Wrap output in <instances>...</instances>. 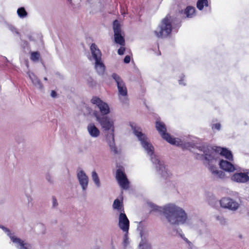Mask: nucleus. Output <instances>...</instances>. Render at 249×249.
Instances as JSON below:
<instances>
[{
    "label": "nucleus",
    "instance_id": "1",
    "mask_svg": "<svg viewBox=\"0 0 249 249\" xmlns=\"http://www.w3.org/2000/svg\"><path fill=\"white\" fill-rule=\"evenodd\" d=\"M201 151L203 152L202 158L205 160L204 164L209 168L213 176L215 178H224V173L218 170L216 167L217 160L221 155L229 160H232L233 157L231 151L226 148L217 147L215 148L203 147Z\"/></svg>",
    "mask_w": 249,
    "mask_h": 249
},
{
    "label": "nucleus",
    "instance_id": "2",
    "mask_svg": "<svg viewBox=\"0 0 249 249\" xmlns=\"http://www.w3.org/2000/svg\"><path fill=\"white\" fill-rule=\"evenodd\" d=\"M152 211L162 213L167 221L171 224H184L188 221L185 210L175 203H168L163 207H159L153 203H149Z\"/></svg>",
    "mask_w": 249,
    "mask_h": 249
},
{
    "label": "nucleus",
    "instance_id": "3",
    "mask_svg": "<svg viewBox=\"0 0 249 249\" xmlns=\"http://www.w3.org/2000/svg\"><path fill=\"white\" fill-rule=\"evenodd\" d=\"M131 128L134 135L137 137L140 142L142 146L144 148L147 154L151 157L152 162L155 164L157 171L161 177L167 179L169 176V174L163 163L155 156H153L154 147L149 142L146 135L142 133V129L135 125H131Z\"/></svg>",
    "mask_w": 249,
    "mask_h": 249
},
{
    "label": "nucleus",
    "instance_id": "4",
    "mask_svg": "<svg viewBox=\"0 0 249 249\" xmlns=\"http://www.w3.org/2000/svg\"><path fill=\"white\" fill-rule=\"evenodd\" d=\"M96 118L105 131L106 141L111 151L115 154L118 153L119 151L115 146L114 142V121L107 116L96 115Z\"/></svg>",
    "mask_w": 249,
    "mask_h": 249
},
{
    "label": "nucleus",
    "instance_id": "5",
    "mask_svg": "<svg viewBox=\"0 0 249 249\" xmlns=\"http://www.w3.org/2000/svg\"><path fill=\"white\" fill-rule=\"evenodd\" d=\"M172 19L170 17H166L161 21L154 33L158 37H165L171 33L172 30Z\"/></svg>",
    "mask_w": 249,
    "mask_h": 249
},
{
    "label": "nucleus",
    "instance_id": "6",
    "mask_svg": "<svg viewBox=\"0 0 249 249\" xmlns=\"http://www.w3.org/2000/svg\"><path fill=\"white\" fill-rule=\"evenodd\" d=\"M156 127L158 131L160 134L162 138L165 140L169 143L178 146L182 144V142L180 139L172 138L170 134L166 133V129L165 124L163 123L157 121L156 122Z\"/></svg>",
    "mask_w": 249,
    "mask_h": 249
},
{
    "label": "nucleus",
    "instance_id": "7",
    "mask_svg": "<svg viewBox=\"0 0 249 249\" xmlns=\"http://www.w3.org/2000/svg\"><path fill=\"white\" fill-rule=\"evenodd\" d=\"M117 86L119 99L122 102H124L127 98V90L125 84L121 77L116 73L112 75Z\"/></svg>",
    "mask_w": 249,
    "mask_h": 249
},
{
    "label": "nucleus",
    "instance_id": "8",
    "mask_svg": "<svg viewBox=\"0 0 249 249\" xmlns=\"http://www.w3.org/2000/svg\"><path fill=\"white\" fill-rule=\"evenodd\" d=\"M101 56V52L94 46V69L99 75H103L106 71V67Z\"/></svg>",
    "mask_w": 249,
    "mask_h": 249
},
{
    "label": "nucleus",
    "instance_id": "9",
    "mask_svg": "<svg viewBox=\"0 0 249 249\" xmlns=\"http://www.w3.org/2000/svg\"><path fill=\"white\" fill-rule=\"evenodd\" d=\"M113 28L114 33L115 42L121 46H124L125 41L123 36L124 34L121 30L120 24L116 20L113 22Z\"/></svg>",
    "mask_w": 249,
    "mask_h": 249
},
{
    "label": "nucleus",
    "instance_id": "10",
    "mask_svg": "<svg viewBox=\"0 0 249 249\" xmlns=\"http://www.w3.org/2000/svg\"><path fill=\"white\" fill-rule=\"evenodd\" d=\"M221 207L231 211H236L240 207V204L235 200L230 197H223L220 201Z\"/></svg>",
    "mask_w": 249,
    "mask_h": 249
},
{
    "label": "nucleus",
    "instance_id": "11",
    "mask_svg": "<svg viewBox=\"0 0 249 249\" xmlns=\"http://www.w3.org/2000/svg\"><path fill=\"white\" fill-rule=\"evenodd\" d=\"M116 178L120 186L124 189L129 187V181L122 168L118 169L116 171Z\"/></svg>",
    "mask_w": 249,
    "mask_h": 249
},
{
    "label": "nucleus",
    "instance_id": "12",
    "mask_svg": "<svg viewBox=\"0 0 249 249\" xmlns=\"http://www.w3.org/2000/svg\"><path fill=\"white\" fill-rule=\"evenodd\" d=\"M94 104L98 107L100 116H107L110 113L111 110L109 105L98 98H94Z\"/></svg>",
    "mask_w": 249,
    "mask_h": 249
},
{
    "label": "nucleus",
    "instance_id": "13",
    "mask_svg": "<svg viewBox=\"0 0 249 249\" xmlns=\"http://www.w3.org/2000/svg\"><path fill=\"white\" fill-rule=\"evenodd\" d=\"M118 226L121 230L124 232H128L129 228V221L124 213L119 214Z\"/></svg>",
    "mask_w": 249,
    "mask_h": 249
},
{
    "label": "nucleus",
    "instance_id": "14",
    "mask_svg": "<svg viewBox=\"0 0 249 249\" xmlns=\"http://www.w3.org/2000/svg\"><path fill=\"white\" fill-rule=\"evenodd\" d=\"M232 181L238 183H246L249 180L248 173H236L231 177Z\"/></svg>",
    "mask_w": 249,
    "mask_h": 249
},
{
    "label": "nucleus",
    "instance_id": "15",
    "mask_svg": "<svg viewBox=\"0 0 249 249\" xmlns=\"http://www.w3.org/2000/svg\"><path fill=\"white\" fill-rule=\"evenodd\" d=\"M77 178L78 179L80 184L81 185L83 189L85 190L88 184V178L84 172L81 170L77 172Z\"/></svg>",
    "mask_w": 249,
    "mask_h": 249
},
{
    "label": "nucleus",
    "instance_id": "16",
    "mask_svg": "<svg viewBox=\"0 0 249 249\" xmlns=\"http://www.w3.org/2000/svg\"><path fill=\"white\" fill-rule=\"evenodd\" d=\"M219 164L220 167L226 172H232L236 170V167L234 165L227 160H221Z\"/></svg>",
    "mask_w": 249,
    "mask_h": 249
},
{
    "label": "nucleus",
    "instance_id": "17",
    "mask_svg": "<svg viewBox=\"0 0 249 249\" xmlns=\"http://www.w3.org/2000/svg\"><path fill=\"white\" fill-rule=\"evenodd\" d=\"M10 237L12 242L16 244L17 245V247L19 249H29L27 247V244L24 243L20 239L12 235Z\"/></svg>",
    "mask_w": 249,
    "mask_h": 249
},
{
    "label": "nucleus",
    "instance_id": "18",
    "mask_svg": "<svg viewBox=\"0 0 249 249\" xmlns=\"http://www.w3.org/2000/svg\"><path fill=\"white\" fill-rule=\"evenodd\" d=\"M112 206L113 208L117 210L119 213H121V212L124 213L122 202L118 199L114 200Z\"/></svg>",
    "mask_w": 249,
    "mask_h": 249
},
{
    "label": "nucleus",
    "instance_id": "19",
    "mask_svg": "<svg viewBox=\"0 0 249 249\" xmlns=\"http://www.w3.org/2000/svg\"><path fill=\"white\" fill-rule=\"evenodd\" d=\"M208 6V0H198L196 3L197 8L200 10H202L204 6L207 7Z\"/></svg>",
    "mask_w": 249,
    "mask_h": 249
},
{
    "label": "nucleus",
    "instance_id": "20",
    "mask_svg": "<svg viewBox=\"0 0 249 249\" xmlns=\"http://www.w3.org/2000/svg\"><path fill=\"white\" fill-rule=\"evenodd\" d=\"M195 8L193 7L188 6L186 9L185 13L188 18H191L195 14Z\"/></svg>",
    "mask_w": 249,
    "mask_h": 249
},
{
    "label": "nucleus",
    "instance_id": "21",
    "mask_svg": "<svg viewBox=\"0 0 249 249\" xmlns=\"http://www.w3.org/2000/svg\"><path fill=\"white\" fill-rule=\"evenodd\" d=\"M40 55L38 52H32L31 53L30 59L33 61H37L39 60Z\"/></svg>",
    "mask_w": 249,
    "mask_h": 249
},
{
    "label": "nucleus",
    "instance_id": "22",
    "mask_svg": "<svg viewBox=\"0 0 249 249\" xmlns=\"http://www.w3.org/2000/svg\"><path fill=\"white\" fill-rule=\"evenodd\" d=\"M17 13L18 16L22 18L26 17L27 15V12L24 7L19 8L17 10Z\"/></svg>",
    "mask_w": 249,
    "mask_h": 249
},
{
    "label": "nucleus",
    "instance_id": "23",
    "mask_svg": "<svg viewBox=\"0 0 249 249\" xmlns=\"http://www.w3.org/2000/svg\"><path fill=\"white\" fill-rule=\"evenodd\" d=\"M94 184L96 187L99 188L100 187V182L99 179L97 176V175L94 173Z\"/></svg>",
    "mask_w": 249,
    "mask_h": 249
},
{
    "label": "nucleus",
    "instance_id": "24",
    "mask_svg": "<svg viewBox=\"0 0 249 249\" xmlns=\"http://www.w3.org/2000/svg\"><path fill=\"white\" fill-rule=\"evenodd\" d=\"M88 130L90 135L93 137V124H90L88 126Z\"/></svg>",
    "mask_w": 249,
    "mask_h": 249
},
{
    "label": "nucleus",
    "instance_id": "25",
    "mask_svg": "<svg viewBox=\"0 0 249 249\" xmlns=\"http://www.w3.org/2000/svg\"><path fill=\"white\" fill-rule=\"evenodd\" d=\"M128 243H129V242H128V236L127 235V233L125 232V234L124 235V246H126L128 245Z\"/></svg>",
    "mask_w": 249,
    "mask_h": 249
},
{
    "label": "nucleus",
    "instance_id": "26",
    "mask_svg": "<svg viewBox=\"0 0 249 249\" xmlns=\"http://www.w3.org/2000/svg\"><path fill=\"white\" fill-rule=\"evenodd\" d=\"M124 46H122V47L118 50V53L119 55H123L124 53L125 48Z\"/></svg>",
    "mask_w": 249,
    "mask_h": 249
},
{
    "label": "nucleus",
    "instance_id": "27",
    "mask_svg": "<svg viewBox=\"0 0 249 249\" xmlns=\"http://www.w3.org/2000/svg\"><path fill=\"white\" fill-rule=\"evenodd\" d=\"M90 49L91 53V56H88L89 59L91 60V57H93V43H91L90 45Z\"/></svg>",
    "mask_w": 249,
    "mask_h": 249
},
{
    "label": "nucleus",
    "instance_id": "28",
    "mask_svg": "<svg viewBox=\"0 0 249 249\" xmlns=\"http://www.w3.org/2000/svg\"><path fill=\"white\" fill-rule=\"evenodd\" d=\"M99 130L95 126H94V137H97L99 135Z\"/></svg>",
    "mask_w": 249,
    "mask_h": 249
},
{
    "label": "nucleus",
    "instance_id": "29",
    "mask_svg": "<svg viewBox=\"0 0 249 249\" xmlns=\"http://www.w3.org/2000/svg\"><path fill=\"white\" fill-rule=\"evenodd\" d=\"M130 61V57L128 55L125 56V57L124 58V62L125 63H129Z\"/></svg>",
    "mask_w": 249,
    "mask_h": 249
},
{
    "label": "nucleus",
    "instance_id": "30",
    "mask_svg": "<svg viewBox=\"0 0 249 249\" xmlns=\"http://www.w3.org/2000/svg\"><path fill=\"white\" fill-rule=\"evenodd\" d=\"M53 207H55L57 205V200L54 197H53Z\"/></svg>",
    "mask_w": 249,
    "mask_h": 249
},
{
    "label": "nucleus",
    "instance_id": "31",
    "mask_svg": "<svg viewBox=\"0 0 249 249\" xmlns=\"http://www.w3.org/2000/svg\"><path fill=\"white\" fill-rule=\"evenodd\" d=\"M213 127L217 130H219L220 127V124H216L214 125V126H213Z\"/></svg>",
    "mask_w": 249,
    "mask_h": 249
},
{
    "label": "nucleus",
    "instance_id": "32",
    "mask_svg": "<svg viewBox=\"0 0 249 249\" xmlns=\"http://www.w3.org/2000/svg\"><path fill=\"white\" fill-rule=\"evenodd\" d=\"M56 92L54 90H52L51 91V96L53 97H55L56 96Z\"/></svg>",
    "mask_w": 249,
    "mask_h": 249
},
{
    "label": "nucleus",
    "instance_id": "33",
    "mask_svg": "<svg viewBox=\"0 0 249 249\" xmlns=\"http://www.w3.org/2000/svg\"><path fill=\"white\" fill-rule=\"evenodd\" d=\"M46 178H47V179H48L49 181H50V178H50V176H48L46 177Z\"/></svg>",
    "mask_w": 249,
    "mask_h": 249
},
{
    "label": "nucleus",
    "instance_id": "34",
    "mask_svg": "<svg viewBox=\"0 0 249 249\" xmlns=\"http://www.w3.org/2000/svg\"><path fill=\"white\" fill-rule=\"evenodd\" d=\"M87 109L88 110L89 113H90V111L89 109V108L88 107H87Z\"/></svg>",
    "mask_w": 249,
    "mask_h": 249
},
{
    "label": "nucleus",
    "instance_id": "35",
    "mask_svg": "<svg viewBox=\"0 0 249 249\" xmlns=\"http://www.w3.org/2000/svg\"><path fill=\"white\" fill-rule=\"evenodd\" d=\"M91 102L93 103V98L91 99Z\"/></svg>",
    "mask_w": 249,
    "mask_h": 249
},
{
    "label": "nucleus",
    "instance_id": "36",
    "mask_svg": "<svg viewBox=\"0 0 249 249\" xmlns=\"http://www.w3.org/2000/svg\"><path fill=\"white\" fill-rule=\"evenodd\" d=\"M92 176L93 177V172H92Z\"/></svg>",
    "mask_w": 249,
    "mask_h": 249
}]
</instances>
